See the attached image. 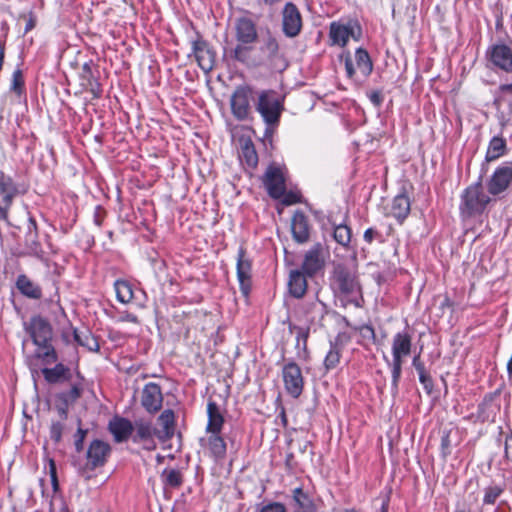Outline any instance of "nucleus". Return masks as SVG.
Here are the masks:
<instances>
[{
    "label": "nucleus",
    "mask_w": 512,
    "mask_h": 512,
    "mask_svg": "<svg viewBox=\"0 0 512 512\" xmlns=\"http://www.w3.org/2000/svg\"><path fill=\"white\" fill-rule=\"evenodd\" d=\"M44 380L50 384H61L65 382L70 383L69 390L60 391L55 393V409L62 420L68 417L69 406L77 402L81 398L84 386V377L79 371H76L77 380L72 381L71 369L63 363H55L54 367H44L41 369Z\"/></svg>",
    "instance_id": "1"
},
{
    "label": "nucleus",
    "mask_w": 512,
    "mask_h": 512,
    "mask_svg": "<svg viewBox=\"0 0 512 512\" xmlns=\"http://www.w3.org/2000/svg\"><path fill=\"white\" fill-rule=\"evenodd\" d=\"M235 47L224 49V56L242 64H249L251 55L258 42V29L256 22L247 16H241L234 21Z\"/></svg>",
    "instance_id": "2"
},
{
    "label": "nucleus",
    "mask_w": 512,
    "mask_h": 512,
    "mask_svg": "<svg viewBox=\"0 0 512 512\" xmlns=\"http://www.w3.org/2000/svg\"><path fill=\"white\" fill-rule=\"evenodd\" d=\"M331 281L333 287L342 295L350 297V303L360 307L359 299L361 287L356 273L344 264H337L332 272ZM362 299V297H360Z\"/></svg>",
    "instance_id": "3"
},
{
    "label": "nucleus",
    "mask_w": 512,
    "mask_h": 512,
    "mask_svg": "<svg viewBox=\"0 0 512 512\" xmlns=\"http://www.w3.org/2000/svg\"><path fill=\"white\" fill-rule=\"evenodd\" d=\"M491 198L483 191L481 180L468 186L461 195L460 212L465 218L481 215Z\"/></svg>",
    "instance_id": "4"
},
{
    "label": "nucleus",
    "mask_w": 512,
    "mask_h": 512,
    "mask_svg": "<svg viewBox=\"0 0 512 512\" xmlns=\"http://www.w3.org/2000/svg\"><path fill=\"white\" fill-rule=\"evenodd\" d=\"M255 109L265 124L279 125L284 111V99L274 90H262L255 103Z\"/></svg>",
    "instance_id": "5"
},
{
    "label": "nucleus",
    "mask_w": 512,
    "mask_h": 512,
    "mask_svg": "<svg viewBox=\"0 0 512 512\" xmlns=\"http://www.w3.org/2000/svg\"><path fill=\"white\" fill-rule=\"evenodd\" d=\"M28 186L17 183L4 171H0V221L9 223V211L18 195H24Z\"/></svg>",
    "instance_id": "6"
},
{
    "label": "nucleus",
    "mask_w": 512,
    "mask_h": 512,
    "mask_svg": "<svg viewBox=\"0 0 512 512\" xmlns=\"http://www.w3.org/2000/svg\"><path fill=\"white\" fill-rule=\"evenodd\" d=\"M111 451V446L107 442L99 439L93 440L89 444L86 452V463L83 466H79V472L84 474L85 472H91L97 468L103 467Z\"/></svg>",
    "instance_id": "7"
},
{
    "label": "nucleus",
    "mask_w": 512,
    "mask_h": 512,
    "mask_svg": "<svg viewBox=\"0 0 512 512\" xmlns=\"http://www.w3.org/2000/svg\"><path fill=\"white\" fill-rule=\"evenodd\" d=\"M192 54L199 67L206 73L213 70L216 63V52L209 43L197 32L196 38L191 41Z\"/></svg>",
    "instance_id": "8"
},
{
    "label": "nucleus",
    "mask_w": 512,
    "mask_h": 512,
    "mask_svg": "<svg viewBox=\"0 0 512 512\" xmlns=\"http://www.w3.org/2000/svg\"><path fill=\"white\" fill-rule=\"evenodd\" d=\"M282 378L286 392L294 399L300 397L304 389L302 371L293 360L282 367Z\"/></svg>",
    "instance_id": "9"
},
{
    "label": "nucleus",
    "mask_w": 512,
    "mask_h": 512,
    "mask_svg": "<svg viewBox=\"0 0 512 512\" xmlns=\"http://www.w3.org/2000/svg\"><path fill=\"white\" fill-rule=\"evenodd\" d=\"M252 88L247 85L238 86L233 92L230 105L233 116L239 120H246L250 114V97Z\"/></svg>",
    "instance_id": "10"
},
{
    "label": "nucleus",
    "mask_w": 512,
    "mask_h": 512,
    "mask_svg": "<svg viewBox=\"0 0 512 512\" xmlns=\"http://www.w3.org/2000/svg\"><path fill=\"white\" fill-rule=\"evenodd\" d=\"M282 31L288 38L298 36L302 30V16L293 2H287L282 9Z\"/></svg>",
    "instance_id": "11"
},
{
    "label": "nucleus",
    "mask_w": 512,
    "mask_h": 512,
    "mask_svg": "<svg viewBox=\"0 0 512 512\" xmlns=\"http://www.w3.org/2000/svg\"><path fill=\"white\" fill-rule=\"evenodd\" d=\"M236 269L240 291L245 298H248L252 288V262L247 257L244 247L238 250Z\"/></svg>",
    "instance_id": "12"
},
{
    "label": "nucleus",
    "mask_w": 512,
    "mask_h": 512,
    "mask_svg": "<svg viewBox=\"0 0 512 512\" xmlns=\"http://www.w3.org/2000/svg\"><path fill=\"white\" fill-rule=\"evenodd\" d=\"M512 184V162H506L499 166L489 181L487 182V189L491 195H499Z\"/></svg>",
    "instance_id": "13"
},
{
    "label": "nucleus",
    "mask_w": 512,
    "mask_h": 512,
    "mask_svg": "<svg viewBox=\"0 0 512 512\" xmlns=\"http://www.w3.org/2000/svg\"><path fill=\"white\" fill-rule=\"evenodd\" d=\"M324 266L323 245L318 242L305 253L300 270L306 273L309 278H312L321 272Z\"/></svg>",
    "instance_id": "14"
},
{
    "label": "nucleus",
    "mask_w": 512,
    "mask_h": 512,
    "mask_svg": "<svg viewBox=\"0 0 512 512\" xmlns=\"http://www.w3.org/2000/svg\"><path fill=\"white\" fill-rule=\"evenodd\" d=\"M34 345L52 341L53 329L49 321L40 315L33 316L25 327Z\"/></svg>",
    "instance_id": "15"
},
{
    "label": "nucleus",
    "mask_w": 512,
    "mask_h": 512,
    "mask_svg": "<svg viewBox=\"0 0 512 512\" xmlns=\"http://www.w3.org/2000/svg\"><path fill=\"white\" fill-rule=\"evenodd\" d=\"M141 405L149 414H156L163 406L161 386L154 382L147 383L142 390Z\"/></svg>",
    "instance_id": "16"
},
{
    "label": "nucleus",
    "mask_w": 512,
    "mask_h": 512,
    "mask_svg": "<svg viewBox=\"0 0 512 512\" xmlns=\"http://www.w3.org/2000/svg\"><path fill=\"white\" fill-rule=\"evenodd\" d=\"M263 183L271 198L280 199L284 195L285 179L279 167L270 165L264 174Z\"/></svg>",
    "instance_id": "17"
},
{
    "label": "nucleus",
    "mask_w": 512,
    "mask_h": 512,
    "mask_svg": "<svg viewBox=\"0 0 512 512\" xmlns=\"http://www.w3.org/2000/svg\"><path fill=\"white\" fill-rule=\"evenodd\" d=\"M134 434H132V441L134 443H143L144 448H155L154 437H157V429L153 426L151 421L145 419H137L133 423Z\"/></svg>",
    "instance_id": "18"
},
{
    "label": "nucleus",
    "mask_w": 512,
    "mask_h": 512,
    "mask_svg": "<svg viewBox=\"0 0 512 512\" xmlns=\"http://www.w3.org/2000/svg\"><path fill=\"white\" fill-rule=\"evenodd\" d=\"M361 34V28L357 24H341L333 22L330 25L329 36L332 44L344 47L347 44L349 37L358 40Z\"/></svg>",
    "instance_id": "19"
},
{
    "label": "nucleus",
    "mask_w": 512,
    "mask_h": 512,
    "mask_svg": "<svg viewBox=\"0 0 512 512\" xmlns=\"http://www.w3.org/2000/svg\"><path fill=\"white\" fill-rule=\"evenodd\" d=\"M488 60L497 68L512 71V50L505 44L492 45L486 53Z\"/></svg>",
    "instance_id": "20"
},
{
    "label": "nucleus",
    "mask_w": 512,
    "mask_h": 512,
    "mask_svg": "<svg viewBox=\"0 0 512 512\" xmlns=\"http://www.w3.org/2000/svg\"><path fill=\"white\" fill-rule=\"evenodd\" d=\"M38 238L36 220L33 217H29L24 239L25 252L23 254L42 260L44 258V251Z\"/></svg>",
    "instance_id": "21"
},
{
    "label": "nucleus",
    "mask_w": 512,
    "mask_h": 512,
    "mask_svg": "<svg viewBox=\"0 0 512 512\" xmlns=\"http://www.w3.org/2000/svg\"><path fill=\"white\" fill-rule=\"evenodd\" d=\"M98 70H93V62H85L82 66L80 79L81 85L85 90L89 91L93 98H100L102 95V87L98 80Z\"/></svg>",
    "instance_id": "22"
},
{
    "label": "nucleus",
    "mask_w": 512,
    "mask_h": 512,
    "mask_svg": "<svg viewBox=\"0 0 512 512\" xmlns=\"http://www.w3.org/2000/svg\"><path fill=\"white\" fill-rule=\"evenodd\" d=\"M108 430L116 443L126 442L134 432L133 423L124 417L115 416L109 421Z\"/></svg>",
    "instance_id": "23"
},
{
    "label": "nucleus",
    "mask_w": 512,
    "mask_h": 512,
    "mask_svg": "<svg viewBox=\"0 0 512 512\" xmlns=\"http://www.w3.org/2000/svg\"><path fill=\"white\" fill-rule=\"evenodd\" d=\"M291 231L293 239L299 243L304 244L310 238V225L308 217L301 210H297L291 221Z\"/></svg>",
    "instance_id": "24"
},
{
    "label": "nucleus",
    "mask_w": 512,
    "mask_h": 512,
    "mask_svg": "<svg viewBox=\"0 0 512 512\" xmlns=\"http://www.w3.org/2000/svg\"><path fill=\"white\" fill-rule=\"evenodd\" d=\"M412 350V334L409 330L397 332L392 340V358L403 360Z\"/></svg>",
    "instance_id": "25"
},
{
    "label": "nucleus",
    "mask_w": 512,
    "mask_h": 512,
    "mask_svg": "<svg viewBox=\"0 0 512 512\" xmlns=\"http://www.w3.org/2000/svg\"><path fill=\"white\" fill-rule=\"evenodd\" d=\"M308 276L300 269H293L289 273L288 289L289 293L296 299L302 298L307 291Z\"/></svg>",
    "instance_id": "26"
},
{
    "label": "nucleus",
    "mask_w": 512,
    "mask_h": 512,
    "mask_svg": "<svg viewBox=\"0 0 512 512\" xmlns=\"http://www.w3.org/2000/svg\"><path fill=\"white\" fill-rule=\"evenodd\" d=\"M209 435L206 439V446L209 450L210 456L215 462H221L226 457L227 445L224 438L220 435L221 432H208Z\"/></svg>",
    "instance_id": "27"
},
{
    "label": "nucleus",
    "mask_w": 512,
    "mask_h": 512,
    "mask_svg": "<svg viewBox=\"0 0 512 512\" xmlns=\"http://www.w3.org/2000/svg\"><path fill=\"white\" fill-rule=\"evenodd\" d=\"M158 422L162 429H157V438L162 441H168L174 436L175 432V414L172 409L164 410L158 417Z\"/></svg>",
    "instance_id": "28"
},
{
    "label": "nucleus",
    "mask_w": 512,
    "mask_h": 512,
    "mask_svg": "<svg viewBox=\"0 0 512 512\" xmlns=\"http://www.w3.org/2000/svg\"><path fill=\"white\" fill-rule=\"evenodd\" d=\"M15 285L18 291L29 299L39 300L42 297L41 287L25 274L18 275Z\"/></svg>",
    "instance_id": "29"
},
{
    "label": "nucleus",
    "mask_w": 512,
    "mask_h": 512,
    "mask_svg": "<svg viewBox=\"0 0 512 512\" xmlns=\"http://www.w3.org/2000/svg\"><path fill=\"white\" fill-rule=\"evenodd\" d=\"M289 329L291 332L296 331L295 349L297 351L298 358L304 361L308 360L309 351L307 347V341L310 334V328L290 324Z\"/></svg>",
    "instance_id": "30"
},
{
    "label": "nucleus",
    "mask_w": 512,
    "mask_h": 512,
    "mask_svg": "<svg viewBox=\"0 0 512 512\" xmlns=\"http://www.w3.org/2000/svg\"><path fill=\"white\" fill-rule=\"evenodd\" d=\"M292 500L298 512H317V505L313 498L302 487L292 490Z\"/></svg>",
    "instance_id": "31"
},
{
    "label": "nucleus",
    "mask_w": 512,
    "mask_h": 512,
    "mask_svg": "<svg viewBox=\"0 0 512 512\" xmlns=\"http://www.w3.org/2000/svg\"><path fill=\"white\" fill-rule=\"evenodd\" d=\"M410 199L405 194L394 197L391 206V215L402 224L410 213Z\"/></svg>",
    "instance_id": "32"
},
{
    "label": "nucleus",
    "mask_w": 512,
    "mask_h": 512,
    "mask_svg": "<svg viewBox=\"0 0 512 512\" xmlns=\"http://www.w3.org/2000/svg\"><path fill=\"white\" fill-rule=\"evenodd\" d=\"M208 423L206 432H221L224 418L220 412L219 406L214 401H209L207 404Z\"/></svg>",
    "instance_id": "33"
},
{
    "label": "nucleus",
    "mask_w": 512,
    "mask_h": 512,
    "mask_svg": "<svg viewBox=\"0 0 512 512\" xmlns=\"http://www.w3.org/2000/svg\"><path fill=\"white\" fill-rule=\"evenodd\" d=\"M503 103H507L508 105V117L506 119V122H508L512 120V83L501 84L495 93L493 101L494 106L497 109H500Z\"/></svg>",
    "instance_id": "34"
},
{
    "label": "nucleus",
    "mask_w": 512,
    "mask_h": 512,
    "mask_svg": "<svg viewBox=\"0 0 512 512\" xmlns=\"http://www.w3.org/2000/svg\"><path fill=\"white\" fill-rule=\"evenodd\" d=\"M36 346L37 349L35 351V356L36 358L40 359L43 364L50 365L58 361V354L51 341L40 343V345Z\"/></svg>",
    "instance_id": "35"
},
{
    "label": "nucleus",
    "mask_w": 512,
    "mask_h": 512,
    "mask_svg": "<svg viewBox=\"0 0 512 512\" xmlns=\"http://www.w3.org/2000/svg\"><path fill=\"white\" fill-rule=\"evenodd\" d=\"M506 152V140L502 137L494 136L488 145L485 159L488 162L494 161L503 156Z\"/></svg>",
    "instance_id": "36"
},
{
    "label": "nucleus",
    "mask_w": 512,
    "mask_h": 512,
    "mask_svg": "<svg viewBox=\"0 0 512 512\" xmlns=\"http://www.w3.org/2000/svg\"><path fill=\"white\" fill-rule=\"evenodd\" d=\"M333 238L342 247L349 249L352 238V230L345 223H332Z\"/></svg>",
    "instance_id": "37"
},
{
    "label": "nucleus",
    "mask_w": 512,
    "mask_h": 512,
    "mask_svg": "<svg viewBox=\"0 0 512 512\" xmlns=\"http://www.w3.org/2000/svg\"><path fill=\"white\" fill-rule=\"evenodd\" d=\"M242 161L250 168H255L258 164V154L255 146L250 139L241 141V154Z\"/></svg>",
    "instance_id": "38"
},
{
    "label": "nucleus",
    "mask_w": 512,
    "mask_h": 512,
    "mask_svg": "<svg viewBox=\"0 0 512 512\" xmlns=\"http://www.w3.org/2000/svg\"><path fill=\"white\" fill-rule=\"evenodd\" d=\"M357 68L364 77H368L373 71V62L367 50L358 48L355 52Z\"/></svg>",
    "instance_id": "39"
},
{
    "label": "nucleus",
    "mask_w": 512,
    "mask_h": 512,
    "mask_svg": "<svg viewBox=\"0 0 512 512\" xmlns=\"http://www.w3.org/2000/svg\"><path fill=\"white\" fill-rule=\"evenodd\" d=\"M73 337L78 345L86 347L90 351H98L100 348L97 339L88 331L79 332L75 329Z\"/></svg>",
    "instance_id": "40"
},
{
    "label": "nucleus",
    "mask_w": 512,
    "mask_h": 512,
    "mask_svg": "<svg viewBox=\"0 0 512 512\" xmlns=\"http://www.w3.org/2000/svg\"><path fill=\"white\" fill-rule=\"evenodd\" d=\"M402 364L403 360L392 358L391 362H388V365L391 369V394L393 397H396L399 393V381L402 373Z\"/></svg>",
    "instance_id": "41"
},
{
    "label": "nucleus",
    "mask_w": 512,
    "mask_h": 512,
    "mask_svg": "<svg viewBox=\"0 0 512 512\" xmlns=\"http://www.w3.org/2000/svg\"><path fill=\"white\" fill-rule=\"evenodd\" d=\"M162 481L165 486L170 488H179L183 484V475L178 469H164L162 474Z\"/></svg>",
    "instance_id": "42"
},
{
    "label": "nucleus",
    "mask_w": 512,
    "mask_h": 512,
    "mask_svg": "<svg viewBox=\"0 0 512 512\" xmlns=\"http://www.w3.org/2000/svg\"><path fill=\"white\" fill-rule=\"evenodd\" d=\"M115 290L117 300L121 303H129L133 298L132 286L125 280H117L115 282Z\"/></svg>",
    "instance_id": "43"
},
{
    "label": "nucleus",
    "mask_w": 512,
    "mask_h": 512,
    "mask_svg": "<svg viewBox=\"0 0 512 512\" xmlns=\"http://www.w3.org/2000/svg\"><path fill=\"white\" fill-rule=\"evenodd\" d=\"M505 490L504 485L493 484L484 489L483 504L494 505L497 499L503 494Z\"/></svg>",
    "instance_id": "44"
},
{
    "label": "nucleus",
    "mask_w": 512,
    "mask_h": 512,
    "mask_svg": "<svg viewBox=\"0 0 512 512\" xmlns=\"http://www.w3.org/2000/svg\"><path fill=\"white\" fill-rule=\"evenodd\" d=\"M10 91L18 96H21L25 92L24 75L22 69L19 67L12 74Z\"/></svg>",
    "instance_id": "45"
},
{
    "label": "nucleus",
    "mask_w": 512,
    "mask_h": 512,
    "mask_svg": "<svg viewBox=\"0 0 512 512\" xmlns=\"http://www.w3.org/2000/svg\"><path fill=\"white\" fill-rule=\"evenodd\" d=\"M340 361V349L336 343H331L330 350L328 351L325 359L324 366L326 370L334 369Z\"/></svg>",
    "instance_id": "46"
},
{
    "label": "nucleus",
    "mask_w": 512,
    "mask_h": 512,
    "mask_svg": "<svg viewBox=\"0 0 512 512\" xmlns=\"http://www.w3.org/2000/svg\"><path fill=\"white\" fill-rule=\"evenodd\" d=\"M279 49L278 40L274 36L268 35L263 46V50L267 53L268 57L271 59L276 58L279 54Z\"/></svg>",
    "instance_id": "47"
},
{
    "label": "nucleus",
    "mask_w": 512,
    "mask_h": 512,
    "mask_svg": "<svg viewBox=\"0 0 512 512\" xmlns=\"http://www.w3.org/2000/svg\"><path fill=\"white\" fill-rule=\"evenodd\" d=\"M87 433H88V430L83 429L81 427V420L78 419V429L74 435V446H75V450L78 453L82 452V450L84 448V441H85Z\"/></svg>",
    "instance_id": "48"
},
{
    "label": "nucleus",
    "mask_w": 512,
    "mask_h": 512,
    "mask_svg": "<svg viewBox=\"0 0 512 512\" xmlns=\"http://www.w3.org/2000/svg\"><path fill=\"white\" fill-rule=\"evenodd\" d=\"M255 512H288L287 507L282 502L270 501L262 504Z\"/></svg>",
    "instance_id": "49"
},
{
    "label": "nucleus",
    "mask_w": 512,
    "mask_h": 512,
    "mask_svg": "<svg viewBox=\"0 0 512 512\" xmlns=\"http://www.w3.org/2000/svg\"><path fill=\"white\" fill-rule=\"evenodd\" d=\"M451 430H444L441 437V452L443 457L451 454L452 443L450 440Z\"/></svg>",
    "instance_id": "50"
},
{
    "label": "nucleus",
    "mask_w": 512,
    "mask_h": 512,
    "mask_svg": "<svg viewBox=\"0 0 512 512\" xmlns=\"http://www.w3.org/2000/svg\"><path fill=\"white\" fill-rule=\"evenodd\" d=\"M64 425L61 422H53L50 426V438L55 443H59L62 439Z\"/></svg>",
    "instance_id": "51"
},
{
    "label": "nucleus",
    "mask_w": 512,
    "mask_h": 512,
    "mask_svg": "<svg viewBox=\"0 0 512 512\" xmlns=\"http://www.w3.org/2000/svg\"><path fill=\"white\" fill-rule=\"evenodd\" d=\"M419 381L423 385L424 390L428 395H431L434 389L433 379L431 375L427 372L421 376H419Z\"/></svg>",
    "instance_id": "52"
},
{
    "label": "nucleus",
    "mask_w": 512,
    "mask_h": 512,
    "mask_svg": "<svg viewBox=\"0 0 512 512\" xmlns=\"http://www.w3.org/2000/svg\"><path fill=\"white\" fill-rule=\"evenodd\" d=\"M106 215H107V212L102 206H100V205L96 206L94 213H93L94 224L98 227H101Z\"/></svg>",
    "instance_id": "53"
},
{
    "label": "nucleus",
    "mask_w": 512,
    "mask_h": 512,
    "mask_svg": "<svg viewBox=\"0 0 512 512\" xmlns=\"http://www.w3.org/2000/svg\"><path fill=\"white\" fill-rule=\"evenodd\" d=\"M281 198H283L282 202L285 205H293L300 202V195L292 191H285L284 195Z\"/></svg>",
    "instance_id": "54"
},
{
    "label": "nucleus",
    "mask_w": 512,
    "mask_h": 512,
    "mask_svg": "<svg viewBox=\"0 0 512 512\" xmlns=\"http://www.w3.org/2000/svg\"><path fill=\"white\" fill-rule=\"evenodd\" d=\"M381 237V233L374 228L366 229L363 235L364 241L368 244H371L375 239H380Z\"/></svg>",
    "instance_id": "55"
},
{
    "label": "nucleus",
    "mask_w": 512,
    "mask_h": 512,
    "mask_svg": "<svg viewBox=\"0 0 512 512\" xmlns=\"http://www.w3.org/2000/svg\"><path fill=\"white\" fill-rule=\"evenodd\" d=\"M360 333L364 338L371 339L373 342L376 340V333L372 325L364 324L360 327Z\"/></svg>",
    "instance_id": "56"
},
{
    "label": "nucleus",
    "mask_w": 512,
    "mask_h": 512,
    "mask_svg": "<svg viewBox=\"0 0 512 512\" xmlns=\"http://www.w3.org/2000/svg\"><path fill=\"white\" fill-rule=\"evenodd\" d=\"M368 97H369V100L371 101V103L379 108L381 107L382 103H383V95L381 93V91L379 90H374V91H371L369 94H368Z\"/></svg>",
    "instance_id": "57"
},
{
    "label": "nucleus",
    "mask_w": 512,
    "mask_h": 512,
    "mask_svg": "<svg viewBox=\"0 0 512 512\" xmlns=\"http://www.w3.org/2000/svg\"><path fill=\"white\" fill-rule=\"evenodd\" d=\"M504 457L512 462V433L506 435L505 437Z\"/></svg>",
    "instance_id": "58"
},
{
    "label": "nucleus",
    "mask_w": 512,
    "mask_h": 512,
    "mask_svg": "<svg viewBox=\"0 0 512 512\" xmlns=\"http://www.w3.org/2000/svg\"><path fill=\"white\" fill-rule=\"evenodd\" d=\"M412 366L415 368L419 376L427 373L425 365L420 359V353L413 357Z\"/></svg>",
    "instance_id": "59"
},
{
    "label": "nucleus",
    "mask_w": 512,
    "mask_h": 512,
    "mask_svg": "<svg viewBox=\"0 0 512 512\" xmlns=\"http://www.w3.org/2000/svg\"><path fill=\"white\" fill-rule=\"evenodd\" d=\"M345 71L348 78L352 79L355 76V68L349 53L345 57Z\"/></svg>",
    "instance_id": "60"
},
{
    "label": "nucleus",
    "mask_w": 512,
    "mask_h": 512,
    "mask_svg": "<svg viewBox=\"0 0 512 512\" xmlns=\"http://www.w3.org/2000/svg\"><path fill=\"white\" fill-rule=\"evenodd\" d=\"M501 394V389H497L494 392L488 393L484 396L482 404L483 406L490 405L495 399H497Z\"/></svg>",
    "instance_id": "61"
},
{
    "label": "nucleus",
    "mask_w": 512,
    "mask_h": 512,
    "mask_svg": "<svg viewBox=\"0 0 512 512\" xmlns=\"http://www.w3.org/2000/svg\"><path fill=\"white\" fill-rule=\"evenodd\" d=\"M277 126L278 125L266 124V128L264 131V140L269 141L270 143L272 142V137Z\"/></svg>",
    "instance_id": "62"
},
{
    "label": "nucleus",
    "mask_w": 512,
    "mask_h": 512,
    "mask_svg": "<svg viewBox=\"0 0 512 512\" xmlns=\"http://www.w3.org/2000/svg\"><path fill=\"white\" fill-rule=\"evenodd\" d=\"M50 473H51L52 486H53V489L56 491L58 489V479H57L55 464L53 461H51Z\"/></svg>",
    "instance_id": "63"
},
{
    "label": "nucleus",
    "mask_w": 512,
    "mask_h": 512,
    "mask_svg": "<svg viewBox=\"0 0 512 512\" xmlns=\"http://www.w3.org/2000/svg\"><path fill=\"white\" fill-rule=\"evenodd\" d=\"M36 25V21L35 19L31 16L27 22H26V25H25V29H24V32L27 33L29 32L30 30H32Z\"/></svg>",
    "instance_id": "64"
}]
</instances>
